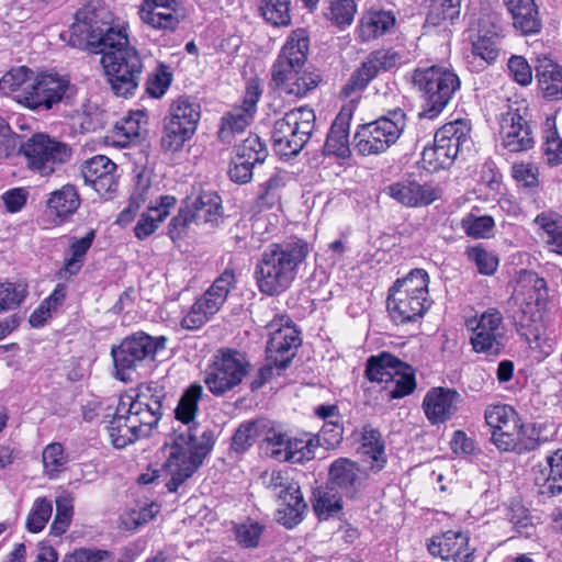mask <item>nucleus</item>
<instances>
[{"instance_id": "1", "label": "nucleus", "mask_w": 562, "mask_h": 562, "mask_svg": "<svg viewBox=\"0 0 562 562\" xmlns=\"http://www.w3.org/2000/svg\"><path fill=\"white\" fill-rule=\"evenodd\" d=\"M102 14L90 5L78 10L70 32L80 42L98 48L112 90L127 98L138 87L143 64L136 48L130 45L125 29L112 26Z\"/></svg>"}, {"instance_id": "2", "label": "nucleus", "mask_w": 562, "mask_h": 562, "mask_svg": "<svg viewBox=\"0 0 562 562\" xmlns=\"http://www.w3.org/2000/svg\"><path fill=\"white\" fill-rule=\"evenodd\" d=\"M202 394L201 385L189 386L175 409L179 425L173 428L165 443L167 451L165 470L170 476L166 487L171 493L177 492L201 468L215 443L214 432L195 423L198 404Z\"/></svg>"}, {"instance_id": "3", "label": "nucleus", "mask_w": 562, "mask_h": 562, "mask_svg": "<svg viewBox=\"0 0 562 562\" xmlns=\"http://www.w3.org/2000/svg\"><path fill=\"white\" fill-rule=\"evenodd\" d=\"M165 393L156 384L142 385L135 397L121 398L108 430L112 443L124 448L150 434L162 416Z\"/></svg>"}, {"instance_id": "4", "label": "nucleus", "mask_w": 562, "mask_h": 562, "mask_svg": "<svg viewBox=\"0 0 562 562\" xmlns=\"http://www.w3.org/2000/svg\"><path fill=\"white\" fill-rule=\"evenodd\" d=\"M307 254L308 246L304 240L268 246L255 267L254 274L259 291L270 296L286 291L295 279L297 266Z\"/></svg>"}, {"instance_id": "5", "label": "nucleus", "mask_w": 562, "mask_h": 562, "mask_svg": "<svg viewBox=\"0 0 562 562\" xmlns=\"http://www.w3.org/2000/svg\"><path fill=\"white\" fill-rule=\"evenodd\" d=\"M429 277L423 269H414L398 279L390 289L387 311L396 323L414 322L430 307Z\"/></svg>"}, {"instance_id": "6", "label": "nucleus", "mask_w": 562, "mask_h": 562, "mask_svg": "<svg viewBox=\"0 0 562 562\" xmlns=\"http://www.w3.org/2000/svg\"><path fill=\"white\" fill-rule=\"evenodd\" d=\"M413 80L424 98L419 116L429 120L442 112L461 85L458 75L442 66L418 68L414 72Z\"/></svg>"}, {"instance_id": "7", "label": "nucleus", "mask_w": 562, "mask_h": 562, "mask_svg": "<svg viewBox=\"0 0 562 562\" xmlns=\"http://www.w3.org/2000/svg\"><path fill=\"white\" fill-rule=\"evenodd\" d=\"M166 341L165 336H150L144 331L125 337L111 349L115 376L123 382L132 381L139 367L154 361L156 353L166 348Z\"/></svg>"}, {"instance_id": "8", "label": "nucleus", "mask_w": 562, "mask_h": 562, "mask_svg": "<svg viewBox=\"0 0 562 562\" xmlns=\"http://www.w3.org/2000/svg\"><path fill=\"white\" fill-rule=\"evenodd\" d=\"M316 114L313 109L300 108L277 120L271 133L272 148L282 159L296 156L315 128Z\"/></svg>"}, {"instance_id": "9", "label": "nucleus", "mask_w": 562, "mask_h": 562, "mask_svg": "<svg viewBox=\"0 0 562 562\" xmlns=\"http://www.w3.org/2000/svg\"><path fill=\"white\" fill-rule=\"evenodd\" d=\"M471 125L465 120H456L437 131L434 144L424 148L422 162L425 169L436 171L452 164L458 154L471 144Z\"/></svg>"}, {"instance_id": "10", "label": "nucleus", "mask_w": 562, "mask_h": 562, "mask_svg": "<svg viewBox=\"0 0 562 562\" xmlns=\"http://www.w3.org/2000/svg\"><path fill=\"white\" fill-rule=\"evenodd\" d=\"M406 127V115L401 109L359 126L355 147L362 156L379 155L394 145Z\"/></svg>"}, {"instance_id": "11", "label": "nucleus", "mask_w": 562, "mask_h": 562, "mask_svg": "<svg viewBox=\"0 0 562 562\" xmlns=\"http://www.w3.org/2000/svg\"><path fill=\"white\" fill-rule=\"evenodd\" d=\"M201 117L200 104L189 97H179L164 119V135L160 144L164 150L178 151L195 133Z\"/></svg>"}, {"instance_id": "12", "label": "nucleus", "mask_w": 562, "mask_h": 562, "mask_svg": "<svg viewBox=\"0 0 562 562\" xmlns=\"http://www.w3.org/2000/svg\"><path fill=\"white\" fill-rule=\"evenodd\" d=\"M486 424L492 429V441L502 451H522L533 447L527 428L509 405H493L485 411Z\"/></svg>"}, {"instance_id": "13", "label": "nucleus", "mask_w": 562, "mask_h": 562, "mask_svg": "<svg viewBox=\"0 0 562 562\" xmlns=\"http://www.w3.org/2000/svg\"><path fill=\"white\" fill-rule=\"evenodd\" d=\"M366 374L372 382L390 385L389 395L392 398L409 395L416 389L413 368L387 352L370 357Z\"/></svg>"}, {"instance_id": "14", "label": "nucleus", "mask_w": 562, "mask_h": 562, "mask_svg": "<svg viewBox=\"0 0 562 562\" xmlns=\"http://www.w3.org/2000/svg\"><path fill=\"white\" fill-rule=\"evenodd\" d=\"M20 151L26 159L27 167L44 177L50 176L72 156L71 148L46 134H34L23 142Z\"/></svg>"}, {"instance_id": "15", "label": "nucleus", "mask_w": 562, "mask_h": 562, "mask_svg": "<svg viewBox=\"0 0 562 562\" xmlns=\"http://www.w3.org/2000/svg\"><path fill=\"white\" fill-rule=\"evenodd\" d=\"M249 368L250 363L244 353L221 349L205 371L204 382L214 395H223L241 383Z\"/></svg>"}, {"instance_id": "16", "label": "nucleus", "mask_w": 562, "mask_h": 562, "mask_svg": "<svg viewBox=\"0 0 562 562\" xmlns=\"http://www.w3.org/2000/svg\"><path fill=\"white\" fill-rule=\"evenodd\" d=\"M529 105L527 101H515L499 115L501 144L509 153L527 151L535 145L531 127L528 123Z\"/></svg>"}, {"instance_id": "17", "label": "nucleus", "mask_w": 562, "mask_h": 562, "mask_svg": "<svg viewBox=\"0 0 562 562\" xmlns=\"http://www.w3.org/2000/svg\"><path fill=\"white\" fill-rule=\"evenodd\" d=\"M262 480L267 488L280 501L278 521L288 528L297 525L306 508L299 485L282 471L265 473Z\"/></svg>"}, {"instance_id": "18", "label": "nucleus", "mask_w": 562, "mask_h": 562, "mask_svg": "<svg viewBox=\"0 0 562 562\" xmlns=\"http://www.w3.org/2000/svg\"><path fill=\"white\" fill-rule=\"evenodd\" d=\"M512 299L521 313L520 322L541 318L549 299L544 279L532 271H520Z\"/></svg>"}, {"instance_id": "19", "label": "nucleus", "mask_w": 562, "mask_h": 562, "mask_svg": "<svg viewBox=\"0 0 562 562\" xmlns=\"http://www.w3.org/2000/svg\"><path fill=\"white\" fill-rule=\"evenodd\" d=\"M68 89L69 80L65 76L43 71L34 75L26 92L16 94L15 99L31 110H49L63 100Z\"/></svg>"}, {"instance_id": "20", "label": "nucleus", "mask_w": 562, "mask_h": 562, "mask_svg": "<svg viewBox=\"0 0 562 562\" xmlns=\"http://www.w3.org/2000/svg\"><path fill=\"white\" fill-rule=\"evenodd\" d=\"M467 328L472 333L471 344L475 352L499 355L505 347L506 328L503 315L495 308H488L480 316L469 318Z\"/></svg>"}, {"instance_id": "21", "label": "nucleus", "mask_w": 562, "mask_h": 562, "mask_svg": "<svg viewBox=\"0 0 562 562\" xmlns=\"http://www.w3.org/2000/svg\"><path fill=\"white\" fill-rule=\"evenodd\" d=\"M269 335L267 358L281 369H285L295 356L302 340L299 330L288 316H278L266 326Z\"/></svg>"}, {"instance_id": "22", "label": "nucleus", "mask_w": 562, "mask_h": 562, "mask_svg": "<svg viewBox=\"0 0 562 562\" xmlns=\"http://www.w3.org/2000/svg\"><path fill=\"white\" fill-rule=\"evenodd\" d=\"M307 52L308 36L306 31L303 29L293 31L283 45L271 71L273 82L282 92L294 77L297 76V68L305 63Z\"/></svg>"}, {"instance_id": "23", "label": "nucleus", "mask_w": 562, "mask_h": 562, "mask_svg": "<svg viewBox=\"0 0 562 562\" xmlns=\"http://www.w3.org/2000/svg\"><path fill=\"white\" fill-rule=\"evenodd\" d=\"M138 13L143 23L164 33L178 30L188 16L182 0H144Z\"/></svg>"}, {"instance_id": "24", "label": "nucleus", "mask_w": 562, "mask_h": 562, "mask_svg": "<svg viewBox=\"0 0 562 562\" xmlns=\"http://www.w3.org/2000/svg\"><path fill=\"white\" fill-rule=\"evenodd\" d=\"M116 165L104 155H97L81 166V175L86 184L91 186L104 200L114 198L119 188Z\"/></svg>"}, {"instance_id": "25", "label": "nucleus", "mask_w": 562, "mask_h": 562, "mask_svg": "<svg viewBox=\"0 0 562 562\" xmlns=\"http://www.w3.org/2000/svg\"><path fill=\"white\" fill-rule=\"evenodd\" d=\"M259 98L258 87L248 86L243 104L234 106L222 116L217 133L222 143L231 144L237 135L244 133L250 125Z\"/></svg>"}, {"instance_id": "26", "label": "nucleus", "mask_w": 562, "mask_h": 562, "mask_svg": "<svg viewBox=\"0 0 562 562\" xmlns=\"http://www.w3.org/2000/svg\"><path fill=\"white\" fill-rule=\"evenodd\" d=\"M461 395L452 389L432 387L424 400L423 409L431 425L443 424L458 412Z\"/></svg>"}, {"instance_id": "27", "label": "nucleus", "mask_w": 562, "mask_h": 562, "mask_svg": "<svg viewBox=\"0 0 562 562\" xmlns=\"http://www.w3.org/2000/svg\"><path fill=\"white\" fill-rule=\"evenodd\" d=\"M428 551L434 557L453 562H472L473 550L469 547V537L462 531L448 530L432 537Z\"/></svg>"}, {"instance_id": "28", "label": "nucleus", "mask_w": 562, "mask_h": 562, "mask_svg": "<svg viewBox=\"0 0 562 562\" xmlns=\"http://www.w3.org/2000/svg\"><path fill=\"white\" fill-rule=\"evenodd\" d=\"M387 193L405 206L417 207L428 205L439 199L441 190L430 183L420 184L416 181H401L391 184L387 188Z\"/></svg>"}, {"instance_id": "29", "label": "nucleus", "mask_w": 562, "mask_h": 562, "mask_svg": "<svg viewBox=\"0 0 562 562\" xmlns=\"http://www.w3.org/2000/svg\"><path fill=\"white\" fill-rule=\"evenodd\" d=\"M328 476L330 484L352 496L362 487L367 472L357 462L348 458H338L330 464Z\"/></svg>"}, {"instance_id": "30", "label": "nucleus", "mask_w": 562, "mask_h": 562, "mask_svg": "<svg viewBox=\"0 0 562 562\" xmlns=\"http://www.w3.org/2000/svg\"><path fill=\"white\" fill-rule=\"evenodd\" d=\"M353 106L351 104L341 108L331 124L324 145V155H333L337 158H347L350 155L349 126L352 117Z\"/></svg>"}, {"instance_id": "31", "label": "nucleus", "mask_w": 562, "mask_h": 562, "mask_svg": "<svg viewBox=\"0 0 562 562\" xmlns=\"http://www.w3.org/2000/svg\"><path fill=\"white\" fill-rule=\"evenodd\" d=\"M525 327V336L530 348L538 352L537 358L543 359L548 357L555 346V328L553 323L546 316L537 321L520 322Z\"/></svg>"}, {"instance_id": "32", "label": "nucleus", "mask_w": 562, "mask_h": 562, "mask_svg": "<svg viewBox=\"0 0 562 562\" xmlns=\"http://www.w3.org/2000/svg\"><path fill=\"white\" fill-rule=\"evenodd\" d=\"M80 206L79 193L75 186L65 184L53 191L46 201V212L54 223H63Z\"/></svg>"}, {"instance_id": "33", "label": "nucleus", "mask_w": 562, "mask_h": 562, "mask_svg": "<svg viewBox=\"0 0 562 562\" xmlns=\"http://www.w3.org/2000/svg\"><path fill=\"white\" fill-rule=\"evenodd\" d=\"M535 482L542 495H555L562 492V450L547 458L546 464L536 472Z\"/></svg>"}, {"instance_id": "34", "label": "nucleus", "mask_w": 562, "mask_h": 562, "mask_svg": "<svg viewBox=\"0 0 562 562\" xmlns=\"http://www.w3.org/2000/svg\"><path fill=\"white\" fill-rule=\"evenodd\" d=\"M159 203L149 206L148 211L140 215L134 233L135 236L143 240L156 232L159 224L169 215L170 209L176 205V198L171 195H161Z\"/></svg>"}, {"instance_id": "35", "label": "nucleus", "mask_w": 562, "mask_h": 562, "mask_svg": "<svg viewBox=\"0 0 562 562\" xmlns=\"http://www.w3.org/2000/svg\"><path fill=\"white\" fill-rule=\"evenodd\" d=\"M512 14L514 25L525 34L537 33L541 29L538 9L533 0H502Z\"/></svg>"}, {"instance_id": "36", "label": "nucleus", "mask_w": 562, "mask_h": 562, "mask_svg": "<svg viewBox=\"0 0 562 562\" xmlns=\"http://www.w3.org/2000/svg\"><path fill=\"white\" fill-rule=\"evenodd\" d=\"M236 282L232 269H225L213 282V284L198 300L209 313L216 314L227 299L228 293Z\"/></svg>"}, {"instance_id": "37", "label": "nucleus", "mask_w": 562, "mask_h": 562, "mask_svg": "<svg viewBox=\"0 0 562 562\" xmlns=\"http://www.w3.org/2000/svg\"><path fill=\"white\" fill-rule=\"evenodd\" d=\"M318 419L323 420L318 431V447L335 449L342 440V427L339 424L337 407L318 406Z\"/></svg>"}, {"instance_id": "38", "label": "nucleus", "mask_w": 562, "mask_h": 562, "mask_svg": "<svg viewBox=\"0 0 562 562\" xmlns=\"http://www.w3.org/2000/svg\"><path fill=\"white\" fill-rule=\"evenodd\" d=\"M395 23V16L389 11H370L359 21L358 34L364 41L374 40L389 32Z\"/></svg>"}, {"instance_id": "39", "label": "nucleus", "mask_w": 562, "mask_h": 562, "mask_svg": "<svg viewBox=\"0 0 562 562\" xmlns=\"http://www.w3.org/2000/svg\"><path fill=\"white\" fill-rule=\"evenodd\" d=\"M359 451L366 458V461L371 463V470L378 472L384 468L386 456L378 430L370 426L363 427Z\"/></svg>"}, {"instance_id": "40", "label": "nucleus", "mask_w": 562, "mask_h": 562, "mask_svg": "<svg viewBox=\"0 0 562 562\" xmlns=\"http://www.w3.org/2000/svg\"><path fill=\"white\" fill-rule=\"evenodd\" d=\"M190 210L195 223L217 224L222 216V199L214 191L202 192L192 202Z\"/></svg>"}, {"instance_id": "41", "label": "nucleus", "mask_w": 562, "mask_h": 562, "mask_svg": "<svg viewBox=\"0 0 562 562\" xmlns=\"http://www.w3.org/2000/svg\"><path fill=\"white\" fill-rule=\"evenodd\" d=\"M538 86L544 98L562 99V67L552 63H542L537 68Z\"/></svg>"}, {"instance_id": "42", "label": "nucleus", "mask_w": 562, "mask_h": 562, "mask_svg": "<svg viewBox=\"0 0 562 562\" xmlns=\"http://www.w3.org/2000/svg\"><path fill=\"white\" fill-rule=\"evenodd\" d=\"M541 238L551 249L562 255V216L554 212H543L535 217Z\"/></svg>"}, {"instance_id": "43", "label": "nucleus", "mask_w": 562, "mask_h": 562, "mask_svg": "<svg viewBox=\"0 0 562 562\" xmlns=\"http://www.w3.org/2000/svg\"><path fill=\"white\" fill-rule=\"evenodd\" d=\"M158 513L159 506L154 503L136 505L121 514L120 528L127 531L137 530L139 527L153 520Z\"/></svg>"}, {"instance_id": "44", "label": "nucleus", "mask_w": 562, "mask_h": 562, "mask_svg": "<svg viewBox=\"0 0 562 562\" xmlns=\"http://www.w3.org/2000/svg\"><path fill=\"white\" fill-rule=\"evenodd\" d=\"M272 458L278 461H288L292 463H302L314 459V448L312 439H289L283 450L272 452Z\"/></svg>"}, {"instance_id": "45", "label": "nucleus", "mask_w": 562, "mask_h": 562, "mask_svg": "<svg viewBox=\"0 0 562 562\" xmlns=\"http://www.w3.org/2000/svg\"><path fill=\"white\" fill-rule=\"evenodd\" d=\"M34 72L26 66H19L11 68L0 79V90L4 94L16 92L23 94L26 88L32 82Z\"/></svg>"}, {"instance_id": "46", "label": "nucleus", "mask_w": 562, "mask_h": 562, "mask_svg": "<svg viewBox=\"0 0 562 562\" xmlns=\"http://www.w3.org/2000/svg\"><path fill=\"white\" fill-rule=\"evenodd\" d=\"M94 237L95 232L91 229L86 236L72 239L69 247L70 257L65 260L64 265L65 272L69 274H76L79 272L83 265L85 256L90 249Z\"/></svg>"}, {"instance_id": "47", "label": "nucleus", "mask_w": 562, "mask_h": 562, "mask_svg": "<svg viewBox=\"0 0 562 562\" xmlns=\"http://www.w3.org/2000/svg\"><path fill=\"white\" fill-rule=\"evenodd\" d=\"M461 0H430L426 22L434 26L452 22L460 14Z\"/></svg>"}, {"instance_id": "48", "label": "nucleus", "mask_w": 562, "mask_h": 562, "mask_svg": "<svg viewBox=\"0 0 562 562\" xmlns=\"http://www.w3.org/2000/svg\"><path fill=\"white\" fill-rule=\"evenodd\" d=\"M259 9L262 18L273 26L291 24L290 0H261Z\"/></svg>"}, {"instance_id": "49", "label": "nucleus", "mask_w": 562, "mask_h": 562, "mask_svg": "<svg viewBox=\"0 0 562 562\" xmlns=\"http://www.w3.org/2000/svg\"><path fill=\"white\" fill-rule=\"evenodd\" d=\"M235 156L238 159L251 161L252 164H262L268 157L267 146L256 134H249L240 144L235 146Z\"/></svg>"}, {"instance_id": "50", "label": "nucleus", "mask_w": 562, "mask_h": 562, "mask_svg": "<svg viewBox=\"0 0 562 562\" xmlns=\"http://www.w3.org/2000/svg\"><path fill=\"white\" fill-rule=\"evenodd\" d=\"M328 8L324 15L335 25L344 29L352 23L356 13L353 0H328Z\"/></svg>"}, {"instance_id": "51", "label": "nucleus", "mask_w": 562, "mask_h": 562, "mask_svg": "<svg viewBox=\"0 0 562 562\" xmlns=\"http://www.w3.org/2000/svg\"><path fill=\"white\" fill-rule=\"evenodd\" d=\"M42 459L44 471L50 479H55L64 471L68 462V457L65 453L63 445L59 442H53L46 446Z\"/></svg>"}, {"instance_id": "52", "label": "nucleus", "mask_w": 562, "mask_h": 562, "mask_svg": "<svg viewBox=\"0 0 562 562\" xmlns=\"http://www.w3.org/2000/svg\"><path fill=\"white\" fill-rule=\"evenodd\" d=\"M75 125H78L81 132L95 131L103 126V111L95 103H86L80 110H77L72 116Z\"/></svg>"}, {"instance_id": "53", "label": "nucleus", "mask_w": 562, "mask_h": 562, "mask_svg": "<svg viewBox=\"0 0 562 562\" xmlns=\"http://www.w3.org/2000/svg\"><path fill=\"white\" fill-rule=\"evenodd\" d=\"M497 34L485 33L480 34L472 42V56L480 58L485 65H490L498 56Z\"/></svg>"}, {"instance_id": "54", "label": "nucleus", "mask_w": 562, "mask_h": 562, "mask_svg": "<svg viewBox=\"0 0 562 562\" xmlns=\"http://www.w3.org/2000/svg\"><path fill=\"white\" fill-rule=\"evenodd\" d=\"M53 513L52 503L45 497H38L26 517V528L31 532H40L44 529Z\"/></svg>"}, {"instance_id": "55", "label": "nucleus", "mask_w": 562, "mask_h": 562, "mask_svg": "<svg viewBox=\"0 0 562 562\" xmlns=\"http://www.w3.org/2000/svg\"><path fill=\"white\" fill-rule=\"evenodd\" d=\"M145 117L144 112L136 111L116 123L114 133L117 137H124V140L120 142L123 146L139 137Z\"/></svg>"}, {"instance_id": "56", "label": "nucleus", "mask_w": 562, "mask_h": 562, "mask_svg": "<svg viewBox=\"0 0 562 562\" xmlns=\"http://www.w3.org/2000/svg\"><path fill=\"white\" fill-rule=\"evenodd\" d=\"M547 131L544 135V156L550 166L562 164V139L555 130L554 120L547 119Z\"/></svg>"}, {"instance_id": "57", "label": "nucleus", "mask_w": 562, "mask_h": 562, "mask_svg": "<svg viewBox=\"0 0 562 562\" xmlns=\"http://www.w3.org/2000/svg\"><path fill=\"white\" fill-rule=\"evenodd\" d=\"M263 529L265 527L259 522L247 519L235 525V540L243 548H256L259 544Z\"/></svg>"}, {"instance_id": "58", "label": "nucleus", "mask_w": 562, "mask_h": 562, "mask_svg": "<svg viewBox=\"0 0 562 562\" xmlns=\"http://www.w3.org/2000/svg\"><path fill=\"white\" fill-rule=\"evenodd\" d=\"M378 72L379 70L374 65V61L371 56H369V58L352 74L348 83L344 88V92L348 95L352 92L364 89Z\"/></svg>"}, {"instance_id": "59", "label": "nucleus", "mask_w": 562, "mask_h": 562, "mask_svg": "<svg viewBox=\"0 0 562 562\" xmlns=\"http://www.w3.org/2000/svg\"><path fill=\"white\" fill-rule=\"evenodd\" d=\"M461 227L467 235L473 238H487L493 231L494 220L488 215L475 216L470 214L461 221Z\"/></svg>"}, {"instance_id": "60", "label": "nucleus", "mask_w": 562, "mask_h": 562, "mask_svg": "<svg viewBox=\"0 0 562 562\" xmlns=\"http://www.w3.org/2000/svg\"><path fill=\"white\" fill-rule=\"evenodd\" d=\"M467 254L469 260L475 265L481 274L491 276L497 269L498 259L493 252L475 246L468 249Z\"/></svg>"}, {"instance_id": "61", "label": "nucleus", "mask_w": 562, "mask_h": 562, "mask_svg": "<svg viewBox=\"0 0 562 562\" xmlns=\"http://www.w3.org/2000/svg\"><path fill=\"white\" fill-rule=\"evenodd\" d=\"M284 186L283 177L279 173L271 176L262 186L258 195L259 207H273L279 204V190Z\"/></svg>"}, {"instance_id": "62", "label": "nucleus", "mask_w": 562, "mask_h": 562, "mask_svg": "<svg viewBox=\"0 0 562 562\" xmlns=\"http://www.w3.org/2000/svg\"><path fill=\"white\" fill-rule=\"evenodd\" d=\"M260 425L259 422H248L240 425L233 437V449L237 452H244L252 446L259 437Z\"/></svg>"}, {"instance_id": "63", "label": "nucleus", "mask_w": 562, "mask_h": 562, "mask_svg": "<svg viewBox=\"0 0 562 562\" xmlns=\"http://www.w3.org/2000/svg\"><path fill=\"white\" fill-rule=\"evenodd\" d=\"M25 288L10 282H0V312L15 308L25 297Z\"/></svg>"}, {"instance_id": "64", "label": "nucleus", "mask_w": 562, "mask_h": 562, "mask_svg": "<svg viewBox=\"0 0 562 562\" xmlns=\"http://www.w3.org/2000/svg\"><path fill=\"white\" fill-rule=\"evenodd\" d=\"M61 562H123L106 550L78 549L66 555Z\"/></svg>"}]
</instances>
